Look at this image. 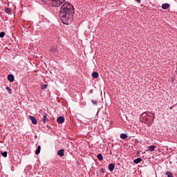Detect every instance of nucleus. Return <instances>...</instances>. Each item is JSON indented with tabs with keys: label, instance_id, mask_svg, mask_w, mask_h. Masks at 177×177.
Wrapping results in <instances>:
<instances>
[{
	"label": "nucleus",
	"instance_id": "obj_1",
	"mask_svg": "<svg viewBox=\"0 0 177 177\" xmlns=\"http://www.w3.org/2000/svg\"><path fill=\"white\" fill-rule=\"evenodd\" d=\"M61 5L59 12V19L63 24L68 26L74 20V6L68 2Z\"/></svg>",
	"mask_w": 177,
	"mask_h": 177
},
{
	"label": "nucleus",
	"instance_id": "obj_2",
	"mask_svg": "<svg viewBox=\"0 0 177 177\" xmlns=\"http://www.w3.org/2000/svg\"><path fill=\"white\" fill-rule=\"evenodd\" d=\"M50 53H55V55H57L59 53V50L56 46H52L50 49Z\"/></svg>",
	"mask_w": 177,
	"mask_h": 177
},
{
	"label": "nucleus",
	"instance_id": "obj_3",
	"mask_svg": "<svg viewBox=\"0 0 177 177\" xmlns=\"http://www.w3.org/2000/svg\"><path fill=\"white\" fill-rule=\"evenodd\" d=\"M57 121L58 122V124H63V122H64L65 119L64 116H59L57 119Z\"/></svg>",
	"mask_w": 177,
	"mask_h": 177
},
{
	"label": "nucleus",
	"instance_id": "obj_4",
	"mask_svg": "<svg viewBox=\"0 0 177 177\" xmlns=\"http://www.w3.org/2000/svg\"><path fill=\"white\" fill-rule=\"evenodd\" d=\"M29 119L32 121V124H33V125H37V119L35 118V117L32 116V115H29Z\"/></svg>",
	"mask_w": 177,
	"mask_h": 177
},
{
	"label": "nucleus",
	"instance_id": "obj_5",
	"mask_svg": "<svg viewBox=\"0 0 177 177\" xmlns=\"http://www.w3.org/2000/svg\"><path fill=\"white\" fill-rule=\"evenodd\" d=\"M108 168L111 172H113L114 171V168H115V165H114V163H110Z\"/></svg>",
	"mask_w": 177,
	"mask_h": 177
},
{
	"label": "nucleus",
	"instance_id": "obj_6",
	"mask_svg": "<svg viewBox=\"0 0 177 177\" xmlns=\"http://www.w3.org/2000/svg\"><path fill=\"white\" fill-rule=\"evenodd\" d=\"M7 80L10 82H13L15 81V76H13V75H12V74H10V75H8Z\"/></svg>",
	"mask_w": 177,
	"mask_h": 177
},
{
	"label": "nucleus",
	"instance_id": "obj_7",
	"mask_svg": "<svg viewBox=\"0 0 177 177\" xmlns=\"http://www.w3.org/2000/svg\"><path fill=\"white\" fill-rule=\"evenodd\" d=\"M148 117H149L150 120L152 122L153 121H154V118H156V115L151 112H150V113H149Z\"/></svg>",
	"mask_w": 177,
	"mask_h": 177
},
{
	"label": "nucleus",
	"instance_id": "obj_8",
	"mask_svg": "<svg viewBox=\"0 0 177 177\" xmlns=\"http://www.w3.org/2000/svg\"><path fill=\"white\" fill-rule=\"evenodd\" d=\"M57 156H60L61 157L64 156V149H59L57 153Z\"/></svg>",
	"mask_w": 177,
	"mask_h": 177
},
{
	"label": "nucleus",
	"instance_id": "obj_9",
	"mask_svg": "<svg viewBox=\"0 0 177 177\" xmlns=\"http://www.w3.org/2000/svg\"><path fill=\"white\" fill-rule=\"evenodd\" d=\"M49 121V118H48V115L44 114L43 116V122L46 124V122H48Z\"/></svg>",
	"mask_w": 177,
	"mask_h": 177
},
{
	"label": "nucleus",
	"instance_id": "obj_10",
	"mask_svg": "<svg viewBox=\"0 0 177 177\" xmlns=\"http://www.w3.org/2000/svg\"><path fill=\"white\" fill-rule=\"evenodd\" d=\"M168 8H169V3H163L162 5V9H163L164 10H167V9H168Z\"/></svg>",
	"mask_w": 177,
	"mask_h": 177
},
{
	"label": "nucleus",
	"instance_id": "obj_11",
	"mask_svg": "<svg viewBox=\"0 0 177 177\" xmlns=\"http://www.w3.org/2000/svg\"><path fill=\"white\" fill-rule=\"evenodd\" d=\"M91 76L93 78H99V73L97 72H93Z\"/></svg>",
	"mask_w": 177,
	"mask_h": 177
},
{
	"label": "nucleus",
	"instance_id": "obj_12",
	"mask_svg": "<svg viewBox=\"0 0 177 177\" xmlns=\"http://www.w3.org/2000/svg\"><path fill=\"white\" fill-rule=\"evenodd\" d=\"M134 164H139V162H142V159L140 158H138L133 160Z\"/></svg>",
	"mask_w": 177,
	"mask_h": 177
},
{
	"label": "nucleus",
	"instance_id": "obj_13",
	"mask_svg": "<svg viewBox=\"0 0 177 177\" xmlns=\"http://www.w3.org/2000/svg\"><path fill=\"white\" fill-rule=\"evenodd\" d=\"M145 124H150V125H151V124H153V122L151 121V119L145 118Z\"/></svg>",
	"mask_w": 177,
	"mask_h": 177
},
{
	"label": "nucleus",
	"instance_id": "obj_14",
	"mask_svg": "<svg viewBox=\"0 0 177 177\" xmlns=\"http://www.w3.org/2000/svg\"><path fill=\"white\" fill-rule=\"evenodd\" d=\"M97 158L99 160V161H102L103 160V155H102V153L97 154Z\"/></svg>",
	"mask_w": 177,
	"mask_h": 177
},
{
	"label": "nucleus",
	"instance_id": "obj_15",
	"mask_svg": "<svg viewBox=\"0 0 177 177\" xmlns=\"http://www.w3.org/2000/svg\"><path fill=\"white\" fill-rule=\"evenodd\" d=\"M39 153H41V146L39 145L35 151V154L38 155Z\"/></svg>",
	"mask_w": 177,
	"mask_h": 177
},
{
	"label": "nucleus",
	"instance_id": "obj_16",
	"mask_svg": "<svg viewBox=\"0 0 177 177\" xmlns=\"http://www.w3.org/2000/svg\"><path fill=\"white\" fill-rule=\"evenodd\" d=\"M128 138V135L125 133H121L120 134V139H127Z\"/></svg>",
	"mask_w": 177,
	"mask_h": 177
},
{
	"label": "nucleus",
	"instance_id": "obj_17",
	"mask_svg": "<svg viewBox=\"0 0 177 177\" xmlns=\"http://www.w3.org/2000/svg\"><path fill=\"white\" fill-rule=\"evenodd\" d=\"M149 114H150V112H144L142 115L144 117V118H146L147 117H149Z\"/></svg>",
	"mask_w": 177,
	"mask_h": 177
},
{
	"label": "nucleus",
	"instance_id": "obj_18",
	"mask_svg": "<svg viewBox=\"0 0 177 177\" xmlns=\"http://www.w3.org/2000/svg\"><path fill=\"white\" fill-rule=\"evenodd\" d=\"M154 149H156V146L154 145H151L149 147V151H154Z\"/></svg>",
	"mask_w": 177,
	"mask_h": 177
},
{
	"label": "nucleus",
	"instance_id": "obj_19",
	"mask_svg": "<svg viewBox=\"0 0 177 177\" xmlns=\"http://www.w3.org/2000/svg\"><path fill=\"white\" fill-rule=\"evenodd\" d=\"M166 175L167 176V177H174V176L171 171L166 172Z\"/></svg>",
	"mask_w": 177,
	"mask_h": 177
},
{
	"label": "nucleus",
	"instance_id": "obj_20",
	"mask_svg": "<svg viewBox=\"0 0 177 177\" xmlns=\"http://www.w3.org/2000/svg\"><path fill=\"white\" fill-rule=\"evenodd\" d=\"M1 156L3 157H8V152L7 151H3V152H1Z\"/></svg>",
	"mask_w": 177,
	"mask_h": 177
},
{
	"label": "nucleus",
	"instance_id": "obj_21",
	"mask_svg": "<svg viewBox=\"0 0 177 177\" xmlns=\"http://www.w3.org/2000/svg\"><path fill=\"white\" fill-rule=\"evenodd\" d=\"M91 102L94 106H97V103H98L97 100H91Z\"/></svg>",
	"mask_w": 177,
	"mask_h": 177
},
{
	"label": "nucleus",
	"instance_id": "obj_22",
	"mask_svg": "<svg viewBox=\"0 0 177 177\" xmlns=\"http://www.w3.org/2000/svg\"><path fill=\"white\" fill-rule=\"evenodd\" d=\"M5 12H6V13H8L9 15V13H10V12H12V9L6 8Z\"/></svg>",
	"mask_w": 177,
	"mask_h": 177
},
{
	"label": "nucleus",
	"instance_id": "obj_23",
	"mask_svg": "<svg viewBox=\"0 0 177 177\" xmlns=\"http://www.w3.org/2000/svg\"><path fill=\"white\" fill-rule=\"evenodd\" d=\"M6 89V91H8V93H10V95H12V88L7 86Z\"/></svg>",
	"mask_w": 177,
	"mask_h": 177
},
{
	"label": "nucleus",
	"instance_id": "obj_24",
	"mask_svg": "<svg viewBox=\"0 0 177 177\" xmlns=\"http://www.w3.org/2000/svg\"><path fill=\"white\" fill-rule=\"evenodd\" d=\"M5 37V32H0V38H3Z\"/></svg>",
	"mask_w": 177,
	"mask_h": 177
},
{
	"label": "nucleus",
	"instance_id": "obj_25",
	"mask_svg": "<svg viewBox=\"0 0 177 177\" xmlns=\"http://www.w3.org/2000/svg\"><path fill=\"white\" fill-rule=\"evenodd\" d=\"M46 88H48V84L41 85V89H46Z\"/></svg>",
	"mask_w": 177,
	"mask_h": 177
},
{
	"label": "nucleus",
	"instance_id": "obj_26",
	"mask_svg": "<svg viewBox=\"0 0 177 177\" xmlns=\"http://www.w3.org/2000/svg\"><path fill=\"white\" fill-rule=\"evenodd\" d=\"M100 172H101L102 174H104V169L103 168H102V169H100Z\"/></svg>",
	"mask_w": 177,
	"mask_h": 177
},
{
	"label": "nucleus",
	"instance_id": "obj_27",
	"mask_svg": "<svg viewBox=\"0 0 177 177\" xmlns=\"http://www.w3.org/2000/svg\"><path fill=\"white\" fill-rule=\"evenodd\" d=\"M136 2H138V3H140V0H135Z\"/></svg>",
	"mask_w": 177,
	"mask_h": 177
}]
</instances>
